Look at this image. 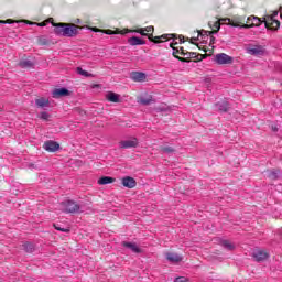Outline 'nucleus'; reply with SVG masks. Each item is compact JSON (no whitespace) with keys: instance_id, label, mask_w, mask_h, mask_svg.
I'll list each match as a JSON object with an SVG mask.
<instances>
[{"instance_id":"nucleus-1","label":"nucleus","mask_w":282,"mask_h":282,"mask_svg":"<svg viewBox=\"0 0 282 282\" xmlns=\"http://www.w3.org/2000/svg\"><path fill=\"white\" fill-rule=\"evenodd\" d=\"M137 32L138 34H141V36H147L151 43H155V44L162 43L163 41L161 39L165 41H169V39H175L174 34H163L161 36H153V34L147 33L144 29H139Z\"/></svg>"},{"instance_id":"nucleus-2","label":"nucleus","mask_w":282,"mask_h":282,"mask_svg":"<svg viewBox=\"0 0 282 282\" xmlns=\"http://www.w3.org/2000/svg\"><path fill=\"white\" fill-rule=\"evenodd\" d=\"M64 213L76 214L80 213V206L75 200L68 199L61 203Z\"/></svg>"},{"instance_id":"nucleus-3","label":"nucleus","mask_w":282,"mask_h":282,"mask_svg":"<svg viewBox=\"0 0 282 282\" xmlns=\"http://www.w3.org/2000/svg\"><path fill=\"white\" fill-rule=\"evenodd\" d=\"M79 30H83V26L76 25L74 23H65L64 36H66L68 39H74V36H78Z\"/></svg>"},{"instance_id":"nucleus-4","label":"nucleus","mask_w":282,"mask_h":282,"mask_svg":"<svg viewBox=\"0 0 282 282\" xmlns=\"http://www.w3.org/2000/svg\"><path fill=\"white\" fill-rule=\"evenodd\" d=\"M278 14L279 12L275 11L272 15H267V18H264V25L268 30H279V28H281V22L274 19Z\"/></svg>"},{"instance_id":"nucleus-5","label":"nucleus","mask_w":282,"mask_h":282,"mask_svg":"<svg viewBox=\"0 0 282 282\" xmlns=\"http://www.w3.org/2000/svg\"><path fill=\"white\" fill-rule=\"evenodd\" d=\"M214 61L217 65H232L235 58L226 53H218L215 55Z\"/></svg>"},{"instance_id":"nucleus-6","label":"nucleus","mask_w":282,"mask_h":282,"mask_svg":"<svg viewBox=\"0 0 282 282\" xmlns=\"http://www.w3.org/2000/svg\"><path fill=\"white\" fill-rule=\"evenodd\" d=\"M224 24L230 25L231 28H239V23L232 21L230 18L220 19L219 21L214 22V28L219 31Z\"/></svg>"},{"instance_id":"nucleus-7","label":"nucleus","mask_w":282,"mask_h":282,"mask_svg":"<svg viewBox=\"0 0 282 282\" xmlns=\"http://www.w3.org/2000/svg\"><path fill=\"white\" fill-rule=\"evenodd\" d=\"M251 24H243L241 25V28H245L246 30L250 29V28H259V25H261V23H265V18L263 20H261V18H257V17H249L247 23Z\"/></svg>"},{"instance_id":"nucleus-8","label":"nucleus","mask_w":282,"mask_h":282,"mask_svg":"<svg viewBox=\"0 0 282 282\" xmlns=\"http://www.w3.org/2000/svg\"><path fill=\"white\" fill-rule=\"evenodd\" d=\"M67 96H72V91H69V89L62 87V88H55L52 91V98H65Z\"/></svg>"},{"instance_id":"nucleus-9","label":"nucleus","mask_w":282,"mask_h":282,"mask_svg":"<svg viewBox=\"0 0 282 282\" xmlns=\"http://www.w3.org/2000/svg\"><path fill=\"white\" fill-rule=\"evenodd\" d=\"M138 138H132L128 140H122L119 142V148L120 149H135L138 147Z\"/></svg>"},{"instance_id":"nucleus-10","label":"nucleus","mask_w":282,"mask_h":282,"mask_svg":"<svg viewBox=\"0 0 282 282\" xmlns=\"http://www.w3.org/2000/svg\"><path fill=\"white\" fill-rule=\"evenodd\" d=\"M43 149H45V151H48L50 153H56V151L61 149V144H58V142L56 141L48 140L44 142Z\"/></svg>"},{"instance_id":"nucleus-11","label":"nucleus","mask_w":282,"mask_h":282,"mask_svg":"<svg viewBox=\"0 0 282 282\" xmlns=\"http://www.w3.org/2000/svg\"><path fill=\"white\" fill-rule=\"evenodd\" d=\"M121 246L128 248V250H131V252H134L135 254H141L142 252V249L138 247L135 242L122 241Z\"/></svg>"},{"instance_id":"nucleus-12","label":"nucleus","mask_w":282,"mask_h":282,"mask_svg":"<svg viewBox=\"0 0 282 282\" xmlns=\"http://www.w3.org/2000/svg\"><path fill=\"white\" fill-rule=\"evenodd\" d=\"M52 25L54 28L53 32L56 34V36H64L65 34V22H52Z\"/></svg>"},{"instance_id":"nucleus-13","label":"nucleus","mask_w":282,"mask_h":282,"mask_svg":"<svg viewBox=\"0 0 282 282\" xmlns=\"http://www.w3.org/2000/svg\"><path fill=\"white\" fill-rule=\"evenodd\" d=\"M130 78L134 83H144V80H147V74L142 72H132L130 73Z\"/></svg>"},{"instance_id":"nucleus-14","label":"nucleus","mask_w":282,"mask_h":282,"mask_svg":"<svg viewBox=\"0 0 282 282\" xmlns=\"http://www.w3.org/2000/svg\"><path fill=\"white\" fill-rule=\"evenodd\" d=\"M215 108L216 111L227 113V111H230V104L227 100L218 101L215 104Z\"/></svg>"},{"instance_id":"nucleus-15","label":"nucleus","mask_w":282,"mask_h":282,"mask_svg":"<svg viewBox=\"0 0 282 282\" xmlns=\"http://www.w3.org/2000/svg\"><path fill=\"white\" fill-rule=\"evenodd\" d=\"M122 185L126 188H135L138 183L135 182V178H133L131 176H126V177L122 178Z\"/></svg>"},{"instance_id":"nucleus-16","label":"nucleus","mask_w":282,"mask_h":282,"mask_svg":"<svg viewBox=\"0 0 282 282\" xmlns=\"http://www.w3.org/2000/svg\"><path fill=\"white\" fill-rule=\"evenodd\" d=\"M252 257L256 259V261H258V263H260V261H265L270 254L263 250H258L253 252Z\"/></svg>"},{"instance_id":"nucleus-17","label":"nucleus","mask_w":282,"mask_h":282,"mask_svg":"<svg viewBox=\"0 0 282 282\" xmlns=\"http://www.w3.org/2000/svg\"><path fill=\"white\" fill-rule=\"evenodd\" d=\"M248 52L251 54V56H263V54H265V48H263L261 45H258L249 48Z\"/></svg>"},{"instance_id":"nucleus-18","label":"nucleus","mask_w":282,"mask_h":282,"mask_svg":"<svg viewBox=\"0 0 282 282\" xmlns=\"http://www.w3.org/2000/svg\"><path fill=\"white\" fill-rule=\"evenodd\" d=\"M165 259H167L170 261V263H180L182 262V256L177 254V253H173V252H167L165 254Z\"/></svg>"},{"instance_id":"nucleus-19","label":"nucleus","mask_w":282,"mask_h":282,"mask_svg":"<svg viewBox=\"0 0 282 282\" xmlns=\"http://www.w3.org/2000/svg\"><path fill=\"white\" fill-rule=\"evenodd\" d=\"M128 43H129V45H132V46H134V45H147V41H144V40L138 37V36H132V37L128 39Z\"/></svg>"},{"instance_id":"nucleus-20","label":"nucleus","mask_w":282,"mask_h":282,"mask_svg":"<svg viewBox=\"0 0 282 282\" xmlns=\"http://www.w3.org/2000/svg\"><path fill=\"white\" fill-rule=\"evenodd\" d=\"M113 182H116V178L111 177V176H102L98 180V184L100 186H105L107 184H113Z\"/></svg>"},{"instance_id":"nucleus-21","label":"nucleus","mask_w":282,"mask_h":282,"mask_svg":"<svg viewBox=\"0 0 282 282\" xmlns=\"http://www.w3.org/2000/svg\"><path fill=\"white\" fill-rule=\"evenodd\" d=\"M106 99L109 100V102H120V95H118L113 91H109L106 95Z\"/></svg>"},{"instance_id":"nucleus-22","label":"nucleus","mask_w":282,"mask_h":282,"mask_svg":"<svg viewBox=\"0 0 282 282\" xmlns=\"http://www.w3.org/2000/svg\"><path fill=\"white\" fill-rule=\"evenodd\" d=\"M217 32H219V30H213V31H199L198 32V36H200L203 40L208 39V36H213V34H217Z\"/></svg>"},{"instance_id":"nucleus-23","label":"nucleus","mask_w":282,"mask_h":282,"mask_svg":"<svg viewBox=\"0 0 282 282\" xmlns=\"http://www.w3.org/2000/svg\"><path fill=\"white\" fill-rule=\"evenodd\" d=\"M23 250H25L29 254H32L34 250H36V247L34 246L33 242H24L22 245Z\"/></svg>"},{"instance_id":"nucleus-24","label":"nucleus","mask_w":282,"mask_h":282,"mask_svg":"<svg viewBox=\"0 0 282 282\" xmlns=\"http://www.w3.org/2000/svg\"><path fill=\"white\" fill-rule=\"evenodd\" d=\"M19 66L22 67V69H28L30 67H34V62L30 59H23L19 63Z\"/></svg>"},{"instance_id":"nucleus-25","label":"nucleus","mask_w":282,"mask_h":282,"mask_svg":"<svg viewBox=\"0 0 282 282\" xmlns=\"http://www.w3.org/2000/svg\"><path fill=\"white\" fill-rule=\"evenodd\" d=\"M185 56L191 61V58H197V61H203L204 55L195 53V52H186Z\"/></svg>"},{"instance_id":"nucleus-26","label":"nucleus","mask_w":282,"mask_h":282,"mask_svg":"<svg viewBox=\"0 0 282 282\" xmlns=\"http://www.w3.org/2000/svg\"><path fill=\"white\" fill-rule=\"evenodd\" d=\"M35 105L36 107H50V100L45 99V98H40L35 100Z\"/></svg>"},{"instance_id":"nucleus-27","label":"nucleus","mask_w":282,"mask_h":282,"mask_svg":"<svg viewBox=\"0 0 282 282\" xmlns=\"http://www.w3.org/2000/svg\"><path fill=\"white\" fill-rule=\"evenodd\" d=\"M139 102L147 107V106L151 105V102H153V97H149V98L141 97Z\"/></svg>"},{"instance_id":"nucleus-28","label":"nucleus","mask_w":282,"mask_h":282,"mask_svg":"<svg viewBox=\"0 0 282 282\" xmlns=\"http://www.w3.org/2000/svg\"><path fill=\"white\" fill-rule=\"evenodd\" d=\"M76 72L77 74H79V76H85V78H91V74L80 67H77Z\"/></svg>"},{"instance_id":"nucleus-29","label":"nucleus","mask_w":282,"mask_h":282,"mask_svg":"<svg viewBox=\"0 0 282 282\" xmlns=\"http://www.w3.org/2000/svg\"><path fill=\"white\" fill-rule=\"evenodd\" d=\"M223 248H226L227 250H235V245L230 243L228 240L221 241Z\"/></svg>"},{"instance_id":"nucleus-30","label":"nucleus","mask_w":282,"mask_h":282,"mask_svg":"<svg viewBox=\"0 0 282 282\" xmlns=\"http://www.w3.org/2000/svg\"><path fill=\"white\" fill-rule=\"evenodd\" d=\"M39 118H41V120H45L46 122H50V118H52V115L43 111L40 113Z\"/></svg>"},{"instance_id":"nucleus-31","label":"nucleus","mask_w":282,"mask_h":282,"mask_svg":"<svg viewBox=\"0 0 282 282\" xmlns=\"http://www.w3.org/2000/svg\"><path fill=\"white\" fill-rule=\"evenodd\" d=\"M174 151L173 147H161V153H167V155H170Z\"/></svg>"},{"instance_id":"nucleus-32","label":"nucleus","mask_w":282,"mask_h":282,"mask_svg":"<svg viewBox=\"0 0 282 282\" xmlns=\"http://www.w3.org/2000/svg\"><path fill=\"white\" fill-rule=\"evenodd\" d=\"M53 228H55V230H59V232H70L69 228H63L56 224H53Z\"/></svg>"},{"instance_id":"nucleus-33","label":"nucleus","mask_w":282,"mask_h":282,"mask_svg":"<svg viewBox=\"0 0 282 282\" xmlns=\"http://www.w3.org/2000/svg\"><path fill=\"white\" fill-rule=\"evenodd\" d=\"M269 177H270L271 180H279V171H271V172L269 173Z\"/></svg>"},{"instance_id":"nucleus-34","label":"nucleus","mask_w":282,"mask_h":282,"mask_svg":"<svg viewBox=\"0 0 282 282\" xmlns=\"http://www.w3.org/2000/svg\"><path fill=\"white\" fill-rule=\"evenodd\" d=\"M53 21H54V19H53V18H50V19H47L46 21H43V22H41V23H37V25H39L40 28H45V25H47V23H53Z\"/></svg>"},{"instance_id":"nucleus-35","label":"nucleus","mask_w":282,"mask_h":282,"mask_svg":"<svg viewBox=\"0 0 282 282\" xmlns=\"http://www.w3.org/2000/svg\"><path fill=\"white\" fill-rule=\"evenodd\" d=\"M104 34H108V35H113V34H118L119 32L118 31H113V30H102Z\"/></svg>"},{"instance_id":"nucleus-36","label":"nucleus","mask_w":282,"mask_h":282,"mask_svg":"<svg viewBox=\"0 0 282 282\" xmlns=\"http://www.w3.org/2000/svg\"><path fill=\"white\" fill-rule=\"evenodd\" d=\"M0 23H2L3 25H6V23H8L9 25H12V23H14V20L12 19L0 20Z\"/></svg>"},{"instance_id":"nucleus-37","label":"nucleus","mask_w":282,"mask_h":282,"mask_svg":"<svg viewBox=\"0 0 282 282\" xmlns=\"http://www.w3.org/2000/svg\"><path fill=\"white\" fill-rule=\"evenodd\" d=\"M170 47H172V50H173V57L177 58V54H180V50L173 47V44H170Z\"/></svg>"},{"instance_id":"nucleus-38","label":"nucleus","mask_w":282,"mask_h":282,"mask_svg":"<svg viewBox=\"0 0 282 282\" xmlns=\"http://www.w3.org/2000/svg\"><path fill=\"white\" fill-rule=\"evenodd\" d=\"M177 61H181V63H191V59L186 56V57H180L176 56Z\"/></svg>"},{"instance_id":"nucleus-39","label":"nucleus","mask_w":282,"mask_h":282,"mask_svg":"<svg viewBox=\"0 0 282 282\" xmlns=\"http://www.w3.org/2000/svg\"><path fill=\"white\" fill-rule=\"evenodd\" d=\"M174 282H188V279H186L185 276H180V278H176Z\"/></svg>"},{"instance_id":"nucleus-40","label":"nucleus","mask_w":282,"mask_h":282,"mask_svg":"<svg viewBox=\"0 0 282 282\" xmlns=\"http://www.w3.org/2000/svg\"><path fill=\"white\" fill-rule=\"evenodd\" d=\"M154 30H155V28H153V26H147L143 29V31H145L147 33L154 32Z\"/></svg>"},{"instance_id":"nucleus-41","label":"nucleus","mask_w":282,"mask_h":282,"mask_svg":"<svg viewBox=\"0 0 282 282\" xmlns=\"http://www.w3.org/2000/svg\"><path fill=\"white\" fill-rule=\"evenodd\" d=\"M40 45H47V39L45 37L40 39Z\"/></svg>"},{"instance_id":"nucleus-42","label":"nucleus","mask_w":282,"mask_h":282,"mask_svg":"<svg viewBox=\"0 0 282 282\" xmlns=\"http://www.w3.org/2000/svg\"><path fill=\"white\" fill-rule=\"evenodd\" d=\"M180 52H181V55H182V56H186V52H184V47H181V48H180Z\"/></svg>"},{"instance_id":"nucleus-43","label":"nucleus","mask_w":282,"mask_h":282,"mask_svg":"<svg viewBox=\"0 0 282 282\" xmlns=\"http://www.w3.org/2000/svg\"><path fill=\"white\" fill-rule=\"evenodd\" d=\"M93 32H102V30H100L98 28H93Z\"/></svg>"},{"instance_id":"nucleus-44","label":"nucleus","mask_w":282,"mask_h":282,"mask_svg":"<svg viewBox=\"0 0 282 282\" xmlns=\"http://www.w3.org/2000/svg\"><path fill=\"white\" fill-rule=\"evenodd\" d=\"M214 43H215V36L212 35L210 36V44L214 45Z\"/></svg>"},{"instance_id":"nucleus-45","label":"nucleus","mask_w":282,"mask_h":282,"mask_svg":"<svg viewBox=\"0 0 282 282\" xmlns=\"http://www.w3.org/2000/svg\"><path fill=\"white\" fill-rule=\"evenodd\" d=\"M193 41H198V39L197 37H192L191 43H194Z\"/></svg>"},{"instance_id":"nucleus-46","label":"nucleus","mask_w":282,"mask_h":282,"mask_svg":"<svg viewBox=\"0 0 282 282\" xmlns=\"http://www.w3.org/2000/svg\"><path fill=\"white\" fill-rule=\"evenodd\" d=\"M180 43H184V36H180Z\"/></svg>"},{"instance_id":"nucleus-47","label":"nucleus","mask_w":282,"mask_h":282,"mask_svg":"<svg viewBox=\"0 0 282 282\" xmlns=\"http://www.w3.org/2000/svg\"><path fill=\"white\" fill-rule=\"evenodd\" d=\"M272 131L276 132V131H279V128L272 127Z\"/></svg>"},{"instance_id":"nucleus-48","label":"nucleus","mask_w":282,"mask_h":282,"mask_svg":"<svg viewBox=\"0 0 282 282\" xmlns=\"http://www.w3.org/2000/svg\"><path fill=\"white\" fill-rule=\"evenodd\" d=\"M280 17L282 18V11H281V9H280Z\"/></svg>"},{"instance_id":"nucleus-49","label":"nucleus","mask_w":282,"mask_h":282,"mask_svg":"<svg viewBox=\"0 0 282 282\" xmlns=\"http://www.w3.org/2000/svg\"><path fill=\"white\" fill-rule=\"evenodd\" d=\"M28 23H29V25H32L33 23L32 22H30V21H28Z\"/></svg>"}]
</instances>
